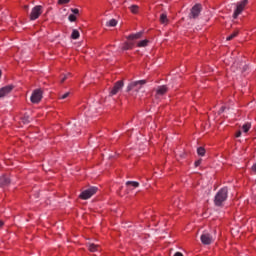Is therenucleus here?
I'll return each instance as SVG.
<instances>
[{
	"instance_id": "obj_14",
	"label": "nucleus",
	"mask_w": 256,
	"mask_h": 256,
	"mask_svg": "<svg viewBox=\"0 0 256 256\" xmlns=\"http://www.w3.org/2000/svg\"><path fill=\"white\" fill-rule=\"evenodd\" d=\"M88 249L91 253H95V251H99L100 246L92 243V244H88Z\"/></svg>"
},
{
	"instance_id": "obj_29",
	"label": "nucleus",
	"mask_w": 256,
	"mask_h": 256,
	"mask_svg": "<svg viewBox=\"0 0 256 256\" xmlns=\"http://www.w3.org/2000/svg\"><path fill=\"white\" fill-rule=\"evenodd\" d=\"M71 11L74 15H79V9L77 8H71Z\"/></svg>"
},
{
	"instance_id": "obj_12",
	"label": "nucleus",
	"mask_w": 256,
	"mask_h": 256,
	"mask_svg": "<svg viewBox=\"0 0 256 256\" xmlns=\"http://www.w3.org/2000/svg\"><path fill=\"white\" fill-rule=\"evenodd\" d=\"M11 183L9 177L2 175L0 176V187H7Z\"/></svg>"
},
{
	"instance_id": "obj_2",
	"label": "nucleus",
	"mask_w": 256,
	"mask_h": 256,
	"mask_svg": "<svg viewBox=\"0 0 256 256\" xmlns=\"http://www.w3.org/2000/svg\"><path fill=\"white\" fill-rule=\"evenodd\" d=\"M147 83V80H139L135 82H131L128 84L126 91L128 93H139L141 91L143 85Z\"/></svg>"
},
{
	"instance_id": "obj_1",
	"label": "nucleus",
	"mask_w": 256,
	"mask_h": 256,
	"mask_svg": "<svg viewBox=\"0 0 256 256\" xmlns=\"http://www.w3.org/2000/svg\"><path fill=\"white\" fill-rule=\"evenodd\" d=\"M228 193L229 190L227 187L220 189L215 195L214 205H216V207H223V203L227 201Z\"/></svg>"
},
{
	"instance_id": "obj_23",
	"label": "nucleus",
	"mask_w": 256,
	"mask_h": 256,
	"mask_svg": "<svg viewBox=\"0 0 256 256\" xmlns=\"http://www.w3.org/2000/svg\"><path fill=\"white\" fill-rule=\"evenodd\" d=\"M148 44L149 40H141L140 42H138L137 47H147Z\"/></svg>"
},
{
	"instance_id": "obj_24",
	"label": "nucleus",
	"mask_w": 256,
	"mask_h": 256,
	"mask_svg": "<svg viewBox=\"0 0 256 256\" xmlns=\"http://www.w3.org/2000/svg\"><path fill=\"white\" fill-rule=\"evenodd\" d=\"M108 27H117V20L111 19L110 21L107 22Z\"/></svg>"
},
{
	"instance_id": "obj_8",
	"label": "nucleus",
	"mask_w": 256,
	"mask_h": 256,
	"mask_svg": "<svg viewBox=\"0 0 256 256\" xmlns=\"http://www.w3.org/2000/svg\"><path fill=\"white\" fill-rule=\"evenodd\" d=\"M201 4H196L191 8L190 14H189V18L190 19H197V17H199V15H201Z\"/></svg>"
},
{
	"instance_id": "obj_22",
	"label": "nucleus",
	"mask_w": 256,
	"mask_h": 256,
	"mask_svg": "<svg viewBox=\"0 0 256 256\" xmlns=\"http://www.w3.org/2000/svg\"><path fill=\"white\" fill-rule=\"evenodd\" d=\"M129 9H130L131 13H134V15L139 13V6H137V5H132L129 7Z\"/></svg>"
},
{
	"instance_id": "obj_30",
	"label": "nucleus",
	"mask_w": 256,
	"mask_h": 256,
	"mask_svg": "<svg viewBox=\"0 0 256 256\" xmlns=\"http://www.w3.org/2000/svg\"><path fill=\"white\" fill-rule=\"evenodd\" d=\"M235 137H237V138L241 137V130L236 132Z\"/></svg>"
},
{
	"instance_id": "obj_4",
	"label": "nucleus",
	"mask_w": 256,
	"mask_h": 256,
	"mask_svg": "<svg viewBox=\"0 0 256 256\" xmlns=\"http://www.w3.org/2000/svg\"><path fill=\"white\" fill-rule=\"evenodd\" d=\"M41 15H43V6L37 5L32 8L29 19L30 21H37Z\"/></svg>"
},
{
	"instance_id": "obj_11",
	"label": "nucleus",
	"mask_w": 256,
	"mask_h": 256,
	"mask_svg": "<svg viewBox=\"0 0 256 256\" xmlns=\"http://www.w3.org/2000/svg\"><path fill=\"white\" fill-rule=\"evenodd\" d=\"M169 91V88L165 85L159 86L156 89V97H163Z\"/></svg>"
},
{
	"instance_id": "obj_6",
	"label": "nucleus",
	"mask_w": 256,
	"mask_h": 256,
	"mask_svg": "<svg viewBox=\"0 0 256 256\" xmlns=\"http://www.w3.org/2000/svg\"><path fill=\"white\" fill-rule=\"evenodd\" d=\"M41 99H43V91L41 89L34 90L30 97L31 103H34V104L40 103Z\"/></svg>"
},
{
	"instance_id": "obj_9",
	"label": "nucleus",
	"mask_w": 256,
	"mask_h": 256,
	"mask_svg": "<svg viewBox=\"0 0 256 256\" xmlns=\"http://www.w3.org/2000/svg\"><path fill=\"white\" fill-rule=\"evenodd\" d=\"M200 240L203 245H211V243L215 241L213 236L209 233H203L200 237Z\"/></svg>"
},
{
	"instance_id": "obj_7",
	"label": "nucleus",
	"mask_w": 256,
	"mask_h": 256,
	"mask_svg": "<svg viewBox=\"0 0 256 256\" xmlns=\"http://www.w3.org/2000/svg\"><path fill=\"white\" fill-rule=\"evenodd\" d=\"M124 85L125 83L123 82V80L117 81L112 87V89L110 90L109 97H113V95H117V93H119V91L123 89Z\"/></svg>"
},
{
	"instance_id": "obj_15",
	"label": "nucleus",
	"mask_w": 256,
	"mask_h": 256,
	"mask_svg": "<svg viewBox=\"0 0 256 256\" xmlns=\"http://www.w3.org/2000/svg\"><path fill=\"white\" fill-rule=\"evenodd\" d=\"M160 23L162 25H167V23H169V19L167 18V14L166 13H162L160 15Z\"/></svg>"
},
{
	"instance_id": "obj_33",
	"label": "nucleus",
	"mask_w": 256,
	"mask_h": 256,
	"mask_svg": "<svg viewBox=\"0 0 256 256\" xmlns=\"http://www.w3.org/2000/svg\"><path fill=\"white\" fill-rule=\"evenodd\" d=\"M3 225H4L3 221L0 220V229L1 227H3Z\"/></svg>"
},
{
	"instance_id": "obj_20",
	"label": "nucleus",
	"mask_w": 256,
	"mask_h": 256,
	"mask_svg": "<svg viewBox=\"0 0 256 256\" xmlns=\"http://www.w3.org/2000/svg\"><path fill=\"white\" fill-rule=\"evenodd\" d=\"M238 35L239 31H235L226 38V41H232V39H235V37H237Z\"/></svg>"
},
{
	"instance_id": "obj_16",
	"label": "nucleus",
	"mask_w": 256,
	"mask_h": 256,
	"mask_svg": "<svg viewBox=\"0 0 256 256\" xmlns=\"http://www.w3.org/2000/svg\"><path fill=\"white\" fill-rule=\"evenodd\" d=\"M126 186H128V187H133L134 189H137V187H139V182L127 181V182H126Z\"/></svg>"
},
{
	"instance_id": "obj_31",
	"label": "nucleus",
	"mask_w": 256,
	"mask_h": 256,
	"mask_svg": "<svg viewBox=\"0 0 256 256\" xmlns=\"http://www.w3.org/2000/svg\"><path fill=\"white\" fill-rule=\"evenodd\" d=\"M199 165H201V160H197V161L195 162V167H199Z\"/></svg>"
},
{
	"instance_id": "obj_10",
	"label": "nucleus",
	"mask_w": 256,
	"mask_h": 256,
	"mask_svg": "<svg viewBox=\"0 0 256 256\" xmlns=\"http://www.w3.org/2000/svg\"><path fill=\"white\" fill-rule=\"evenodd\" d=\"M12 91H13V86L11 85L2 87L0 89V99H3V97H7V95H9V93H11Z\"/></svg>"
},
{
	"instance_id": "obj_27",
	"label": "nucleus",
	"mask_w": 256,
	"mask_h": 256,
	"mask_svg": "<svg viewBox=\"0 0 256 256\" xmlns=\"http://www.w3.org/2000/svg\"><path fill=\"white\" fill-rule=\"evenodd\" d=\"M71 0H58V5H67Z\"/></svg>"
},
{
	"instance_id": "obj_3",
	"label": "nucleus",
	"mask_w": 256,
	"mask_h": 256,
	"mask_svg": "<svg viewBox=\"0 0 256 256\" xmlns=\"http://www.w3.org/2000/svg\"><path fill=\"white\" fill-rule=\"evenodd\" d=\"M249 4V0H242L236 4V9L234 10L233 13V19H237L243 11H245V7Z\"/></svg>"
},
{
	"instance_id": "obj_25",
	"label": "nucleus",
	"mask_w": 256,
	"mask_h": 256,
	"mask_svg": "<svg viewBox=\"0 0 256 256\" xmlns=\"http://www.w3.org/2000/svg\"><path fill=\"white\" fill-rule=\"evenodd\" d=\"M197 153H198V155H199L200 157H205V148L199 147V148L197 149Z\"/></svg>"
},
{
	"instance_id": "obj_5",
	"label": "nucleus",
	"mask_w": 256,
	"mask_h": 256,
	"mask_svg": "<svg viewBox=\"0 0 256 256\" xmlns=\"http://www.w3.org/2000/svg\"><path fill=\"white\" fill-rule=\"evenodd\" d=\"M95 193H97V187H90V188L84 190L83 192H81L79 197H80V199H83L85 201L87 199H91V197H93V195H95Z\"/></svg>"
},
{
	"instance_id": "obj_21",
	"label": "nucleus",
	"mask_w": 256,
	"mask_h": 256,
	"mask_svg": "<svg viewBox=\"0 0 256 256\" xmlns=\"http://www.w3.org/2000/svg\"><path fill=\"white\" fill-rule=\"evenodd\" d=\"M124 51H129V49H133V43L132 42H126L123 46Z\"/></svg>"
},
{
	"instance_id": "obj_28",
	"label": "nucleus",
	"mask_w": 256,
	"mask_h": 256,
	"mask_svg": "<svg viewBox=\"0 0 256 256\" xmlns=\"http://www.w3.org/2000/svg\"><path fill=\"white\" fill-rule=\"evenodd\" d=\"M69 95H71V92H66V93L63 94V95H60V96H59V99H67V97H69Z\"/></svg>"
},
{
	"instance_id": "obj_26",
	"label": "nucleus",
	"mask_w": 256,
	"mask_h": 256,
	"mask_svg": "<svg viewBox=\"0 0 256 256\" xmlns=\"http://www.w3.org/2000/svg\"><path fill=\"white\" fill-rule=\"evenodd\" d=\"M68 20L71 23H75V21H77V16H75V14H70L69 17H68Z\"/></svg>"
},
{
	"instance_id": "obj_18",
	"label": "nucleus",
	"mask_w": 256,
	"mask_h": 256,
	"mask_svg": "<svg viewBox=\"0 0 256 256\" xmlns=\"http://www.w3.org/2000/svg\"><path fill=\"white\" fill-rule=\"evenodd\" d=\"M69 77H71V73L62 74L60 76V83H63L64 81H67L69 79Z\"/></svg>"
},
{
	"instance_id": "obj_32",
	"label": "nucleus",
	"mask_w": 256,
	"mask_h": 256,
	"mask_svg": "<svg viewBox=\"0 0 256 256\" xmlns=\"http://www.w3.org/2000/svg\"><path fill=\"white\" fill-rule=\"evenodd\" d=\"M174 256H183V253H181V252H176V253L174 254Z\"/></svg>"
},
{
	"instance_id": "obj_19",
	"label": "nucleus",
	"mask_w": 256,
	"mask_h": 256,
	"mask_svg": "<svg viewBox=\"0 0 256 256\" xmlns=\"http://www.w3.org/2000/svg\"><path fill=\"white\" fill-rule=\"evenodd\" d=\"M79 37H80L79 30L74 29L71 34V39H79Z\"/></svg>"
},
{
	"instance_id": "obj_17",
	"label": "nucleus",
	"mask_w": 256,
	"mask_h": 256,
	"mask_svg": "<svg viewBox=\"0 0 256 256\" xmlns=\"http://www.w3.org/2000/svg\"><path fill=\"white\" fill-rule=\"evenodd\" d=\"M249 129H251V123L247 122L242 126L243 133H249Z\"/></svg>"
},
{
	"instance_id": "obj_13",
	"label": "nucleus",
	"mask_w": 256,
	"mask_h": 256,
	"mask_svg": "<svg viewBox=\"0 0 256 256\" xmlns=\"http://www.w3.org/2000/svg\"><path fill=\"white\" fill-rule=\"evenodd\" d=\"M141 37H143V32H138L136 34H130L127 39H129L130 41H135L136 39H141Z\"/></svg>"
},
{
	"instance_id": "obj_34",
	"label": "nucleus",
	"mask_w": 256,
	"mask_h": 256,
	"mask_svg": "<svg viewBox=\"0 0 256 256\" xmlns=\"http://www.w3.org/2000/svg\"><path fill=\"white\" fill-rule=\"evenodd\" d=\"M24 9H29V6L28 5L24 6Z\"/></svg>"
}]
</instances>
